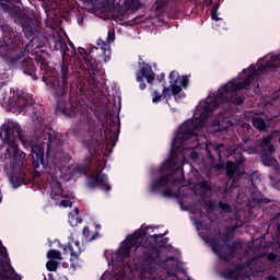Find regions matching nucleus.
<instances>
[{"instance_id":"57","label":"nucleus","mask_w":280,"mask_h":280,"mask_svg":"<svg viewBox=\"0 0 280 280\" xmlns=\"http://www.w3.org/2000/svg\"><path fill=\"white\" fill-rule=\"evenodd\" d=\"M207 154L208 156H210V159H213V154H211V151H209V149H207Z\"/></svg>"},{"instance_id":"43","label":"nucleus","mask_w":280,"mask_h":280,"mask_svg":"<svg viewBox=\"0 0 280 280\" xmlns=\"http://www.w3.org/2000/svg\"><path fill=\"white\" fill-rule=\"evenodd\" d=\"M162 196H164V198H174V190L166 188L163 190Z\"/></svg>"},{"instance_id":"6","label":"nucleus","mask_w":280,"mask_h":280,"mask_svg":"<svg viewBox=\"0 0 280 280\" xmlns=\"http://www.w3.org/2000/svg\"><path fill=\"white\" fill-rule=\"evenodd\" d=\"M38 39L36 37H33L23 48L20 50V55L18 59L13 62V65L9 68L13 71H22L24 75H28L36 82L38 77V68L36 67V63H34V59L25 56H35V59L39 62V65H43V59H40L36 54H32L33 49H36V47H45L40 44H37Z\"/></svg>"},{"instance_id":"31","label":"nucleus","mask_w":280,"mask_h":280,"mask_svg":"<svg viewBox=\"0 0 280 280\" xmlns=\"http://www.w3.org/2000/svg\"><path fill=\"white\" fill-rule=\"evenodd\" d=\"M42 8L45 10L47 16H49V12H54L56 10V1L55 0H40Z\"/></svg>"},{"instance_id":"46","label":"nucleus","mask_w":280,"mask_h":280,"mask_svg":"<svg viewBox=\"0 0 280 280\" xmlns=\"http://www.w3.org/2000/svg\"><path fill=\"white\" fill-rule=\"evenodd\" d=\"M279 258V255L275 254V253H269L267 255V259L268 261H277V259Z\"/></svg>"},{"instance_id":"62","label":"nucleus","mask_w":280,"mask_h":280,"mask_svg":"<svg viewBox=\"0 0 280 280\" xmlns=\"http://www.w3.org/2000/svg\"><path fill=\"white\" fill-rule=\"evenodd\" d=\"M162 235H164V237H165V235H167V231H166V232H164Z\"/></svg>"},{"instance_id":"38","label":"nucleus","mask_w":280,"mask_h":280,"mask_svg":"<svg viewBox=\"0 0 280 280\" xmlns=\"http://www.w3.org/2000/svg\"><path fill=\"white\" fill-rule=\"evenodd\" d=\"M178 84H180L179 86L182 89H187V86H189V77L188 75H183L182 78H179Z\"/></svg>"},{"instance_id":"4","label":"nucleus","mask_w":280,"mask_h":280,"mask_svg":"<svg viewBox=\"0 0 280 280\" xmlns=\"http://www.w3.org/2000/svg\"><path fill=\"white\" fill-rule=\"evenodd\" d=\"M107 40V42H106ZM106 40L98 38L96 42L97 47L90 48L89 51L84 48H79L78 52L85 62V69L92 82H100L104 77V68L102 62H110V43L115 40V31H108Z\"/></svg>"},{"instance_id":"51","label":"nucleus","mask_w":280,"mask_h":280,"mask_svg":"<svg viewBox=\"0 0 280 280\" xmlns=\"http://www.w3.org/2000/svg\"><path fill=\"white\" fill-rule=\"evenodd\" d=\"M212 21H222L221 18L218 16V13H210Z\"/></svg>"},{"instance_id":"1","label":"nucleus","mask_w":280,"mask_h":280,"mask_svg":"<svg viewBox=\"0 0 280 280\" xmlns=\"http://www.w3.org/2000/svg\"><path fill=\"white\" fill-rule=\"evenodd\" d=\"M32 54H35L42 60L39 66L43 75L42 81L46 84L47 91H51L57 102V113H62L66 117H78L80 115L81 122L88 126V137L82 140V143L90 156L93 158L97 154L104 138L106 141H110L113 145H117L119 139L117 121L110 118L106 122H100L86 113V105L82 100V95L89 93L86 78L78 72L73 63L62 59L60 71L56 74V69L49 66L46 59L49 56L46 47L36 46Z\"/></svg>"},{"instance_id":"13","label":"nucleus","mask_w":280,"mask_h":280,"mask_svg":"<svg viewBox=\"0 0 280 280\" xmlns=\"http://www.w3.org/2000/svg\"><path fill=\"white\" fill-rule=\"evenodd\" d=\"M140 71L137 73L136 81L142 82L143 78H145L148 84H154V80L156 79V74L154 70H152V66L150 63H145L143 59L139 60Z\"/></svg>"},{"instance_id":"42","label":"nucleus","mask_w":280,"mask_h":280,"mask_svg":"<svg viewBox=\"0 0 280 280\" xmlns=\"http://www.w3.org/2000/svg\"><path fill=\"white\" fill-rule=\"evenodd\" d=\"M200 189H205L206 191H211V185H209V182L207 180H201L199 183Z\"/></svg>"},{"instance_id":"25","label":"nucleus","mask_w":280,"mask_h":280,"mask_svg":"<svg viewBox=\"0 0 280 280\" xmlns=\"http://www.w3.org/2000/svg\"><path fill=\"white\" fill-rule=\"evenodd\" d=\"M270 248L280 253V224H278L275 233L271 235Z\"/></svg>"},{"instance_id":"45","label":"nucleus","mask_w":280,"mask_h":280,"mask_svg":"<svg viewBox=\"0 0 280 280\" xmlns=\"http://www.w3.org/2000/svg\"><path fill=\"white\" fill-rule=\"evenodd\" d=\"M205 207H207L210 211H213L215 205L211 200L203 201Z\"/></svg>"},{"instance_id":"34","label":"nucleus","mask_w":280,"mask_h":280,"mask_svg":"<svg viewBox=\"0 0 280 280\" xmlns=\"http://www.w3.org/2000/svg\"><path fill=\"white\" fill-rule=\"evenodd\" d=\"M47 258L50 260L54 259H62V253H60V250L58 249H49L47 253Z\"/></svg>"},{"instance_id":"7","label":"nucleus","mask_w":280,"mask_h":280,"mask_svg":"<svg viewBox=\"0 0 280 280\" xmlns=\"http://www.w3.org/2000/svg\"><path fill=\"white\" fill-rule=\"evenodd\" d=\"M48 137V150H52L54 160L52 163H69L71 161V155H69L65 150H62V139L58 135L47 133Z\"/></svg>"},{"instance_id":"5","label":"nucleus","mask_w":280,"mask_h":280,"mask_svg":"<svg viewBox=\"0 0 280 280\" xmlns=\"http://www.w3.org/2000/svg\"><path fill=\"white\" fill-rule=\"evenodd\" d=\"M23 35L14 31L11 26H5L3 37L0 38V58L10 69L23 49Z\"/></svg>"},{"instance_id":"63","label":"nucleus","mask_w":280,"mask_h":280,"mask_svg":"<svg viewBox=\"0 0 280 280\" xmlns=\"http://www.w3.org/2000/svg\"><path fill=\"white\" fill-rule=\"evenodd\" d=\"M71 268H75V265L71 264Z\"/></svg>"},{"instance_id":"50","label":"nucleus","mask_w":280,"mask_h":280,"mask_svg":"<svg viewBox=\"0 0 280 280\" xmlns=\"http://www.w3.org/2000/svg\"><path fill=\"white\" fill-rule=\"evenodd\" d=\"M199 154L197 153V151H191L190 152V159H192V161H197Z\"/></svg>"},{"instance_id":"12","label":"nucleus","mask_w":280,"mask_h":280,"mask_svg":"<svg viewBox=\"0 0 280 280\" xmlns=\"http://www.w3.org/2000/svg\"><path fill=\"white\" fill-rule=\"evenodd\" d=\"M32 165L33 170H38L40 165L47 170V162H45V147L40 143L31 144Z\"/></svg>"},{"instance_id":"54","label":"nucleus","mask_w":280,"mask_h":280,"mask_svg":"<svg viewBox=\"0 0 280 280\" xmlns=\"http://www.w3.org/2000/svg\"><path fill=\"white\" fill-rule=\"evenodd\" d=\"M205 5H211L213 3V0H203Z\"/></svg>"},{"instance_id":"55","label":"nucleus","mask_w":280,"mask_h":280,"mask_svg":"<svg viewBox=\"0 0 280 280\" xmlns=\"http://www.w3.org/2000/svg\"><path fill=\"white\" fill-rule=\"evenodd\" d=\"M267 280H279V278H277L276 276H268Z\"/></svg>"},{"instance_id":"48","label":"nucleus","mask_w":280,"mask_h":280,"mask_svg":"<svg viewBox=\"0 0 280 280\" xmlns=\"http://www.w3.org/2000/svg\"><path fill=\"white\" fill-rule=\"evenodd\" d=\"M137 82H139L140 91H145V89L148 88V85L145 84V81H143L142 79V81H137Z\"/></svg>"},{"instance_id":"52","label":"nucleus","mask_w":280,"mask_h":280,"mask_svg":"<svg viewBox=\"0 0 280 280\" xmlns=\"http://www.w3.org/2000/svg\"><path fill=\"white\" fill-rule=\"evenodd\" d=\"M56 196H62V186L58 184Z\"/></svg>"},{"instance_id":"18","label":"nucleus","mask_w":280,"mask_h":280,"mask_svg":"<svg viewBox=\"0 0 280 280\" xmlns=\"http://www.w3.org/2000/svg\"><path fill=\"white\" fill-rule=\"evenodd\" d=\"M210 246L212 247L213 253L218 255L219 259H223V261H229V259L233 257L230 250L224 252V245L220 244L215 238L210 241Z\"/></svg>"},{"instance_id":"10","label":"nucleus","mask_w":280,"mask_h":280,"mask_svg":"<svg viewBox=\"0 0 280 280\" xmlns=\"http://www.w3.org/2000/svg\"><path fill=\"white\" fill-rule=\"evenodd\" d=\"M145 238L144 232H136L127 237V241L122 243L120 246L118 255L121 259H128L132 254V248L137 250L140 248L141 244H143V240Z\"/></svg>"},{"instance_id":"26","label":"nucleus","mask_w":280,"mask_h":280,"mask_svg":"<svg viewBox=\"0 0 280 280\" xmlns=\"http://www.w3.org/2000/svg\"><path fill=\"white\" fill-rule=\"evenodd\" d=\"M252 124L256 130L259 132H264L268 128V124H266V120L259 116H255L252 118Z\"/></svg>"},{"instance_id":"64","label":"nucleus","mask_w":280,"mask_h":280,"mask_svg":"<svg viewBox=\"0 0 280 280\" xmlns=\"http://www.w3.org/2000/svg\"><path fill=\"white\" fill-rule=\"evenodd\" d=\"M2 200H3V198H2V197H0V202H2Z\"/></svg>"},{"instance_id":"11","label":"nucleus","mask_w":280,"mask_h":280,"mask_svg":"<svg viewBox=\"0 0 280 280\" xmlns=\"http://www.w3.org/2000/svg\"><path fill=\"white\" fill-rule=\"evenodd\" d=\"M86 186L89 189H97V187H100L102 191H110V189H113L108 183V175L106 173H102V170L100 168L88 177Z\"/></svg>"},{"instance_id":"39","label":"nucleus","mask_w":280,"mask_h":280,"mask_svg":"<svg viewBox=\"0 0 280 280\" xmlns=\"http://www.w3.org/2000/svg\"><path fill=\"white\" fill-rule=\"evenodd\" d=\"M222 150H224V143L213 145V151L218 154L219 159H222Z\"/></svg>"},{"instance_id":"16","label":"nucleus","mask_w":280,"mask_h":280,"mask_svg":"<svg viewBox=\"0 0 280 280\" xmlns=\"http://www.w3.org/2000/svg\"><path fill=\"white\" fill-rule=\"evenodd\" d=\"M244 167V160L241 158L236 162L228 161L225 164V174L228 178H235V175L241 174L240 170Z\"/></svg>"},{"instance_id":"33","label":"nucleus","mask_w":280,"mask_h":280,"mask_svg":"<svg viewBox=\"0 0 280 280\" xmlns=\"http://www.w3.org/2000/svg\"><path fill=\"white\" fill-rule=\"evenodd\" d=\"M83 235L88 242H93V240H98V237H102L100 232H95L93 235H91V229H89V226L83 228Z\"/></svg>"},{"instance_id":"41","label":"nucleus","mask_w":280,"mask_h":280,"mask_svg":"<svg viewBox=\"0 0 280 280\" xmlns=\"http://www.w3.org/2000/svg\"><path fill=\"white\" fill-rule=\"evenodd\" d=\"M253 198H254V200H255L256 202H258V205H261V202H262L264 205L270 203V199L264 198V197H261V195H260L259 197H257V196L254 195Z\"/></svg>"},{"instance_id":"14","label":"nucleus","mask_w":280,"mask_h":280,"mask_svg":"<svg viewBox=\"0 0 280 280\" xmlns=\"http://www.w3.org/2000/svg\"><path fill=\"white\" fill-rule=\"evenodd\" d=\"M168 80H170V86H166V89H170L174 97H177V95L179 100L187 97V95L183 93V88L178 85V82L180 80V74L177 71H172L168 75Z\"/></svg>"},{"instance_id":"44","label":"nucleus","mask_w":280,"mask_h":280,"mask_svg":"<svg viewBox=\"0 0 280 280\" xmlns=\"http://www.w3.org/2000/svg\"><path fill=\"white\" fill-rule=\"evenodd\" d=\"M85 3H91L93 8H102V0H83Z\"/></svg>"},{"instance_id":"56","label":"nucleus","mask_w":280,"mask_h":280,"mask_svg":"<svg viewBox=\"0 0 280 280\" xmlns=\"http://www.w3.org/2000/svg\"><path fill=\"white\" fill-rule=\"evenodd\" d=\"M4 1H7L8 3H18L19 2V0H4Z\"/></svg>"},{"instance_id":"17","label":"nucleus","mask_w":280,"mask_h":280,"mask_svg":"<svg viewBox=\"0 0 280 280\" xmlns=\"http://www.w3.org/2000/svg\"><path fill=\"white\" fill-rule=\"evenodd\" d=\"M142 266L149 267L159 259V248L158 247H151L150 249H145L142 252Z\"/></svg>"},{"instance_id":"32","label":"nucleus","mask_w":280,"mask_h":280,"mask_svg":"<svg viewBox=\"0 0 280 280\" xmlns=\"http://www.w3.org/2000/svg\"><path fill=\"white\" fill-rule=\"evenodd\" d=\"M15 108H19V110H25L27 106H30V102H27V98L23 96H18V98L14 102Z\"/></svg>"},{"instance_id":"2","label":"nucleus","mask_w":280,"mask_h":280,"mask_svg":"<svg viewBox=\"0 0 280 280\" xmlns=\"http://www.w3.org/2000/svg\"><path fill=\"white\" fill-rule=\"evenodd\" d=\"M277 69H279V55H273L258 68L250 66L248 70H244V74L240 79H232L214 93V97L207 98L202 106L200 119L187 120L178 129L172 142L170 156L160 167V174L168 173L152 183V194H155L159 189H163V187H167V185H177L179 183L178 178H174L176 172H173L174 167H176L178 150L185 145V141L194 139L198 135L196 132L205 128V120L211 117L226 102L235 104V106H242L244 104V96L237 95V91H252L255 86L259 89V82L257 81L259 73H266L270 70L275 71Z\"/></svg>"},{"instance_id":"8","label":"nucleus","mask_w":280,"mask_h":280,"mask_svg":"<svg viewBox=\"0 0 280 280\" xmlns=\"http://www.w3.org/2000/svg\"><path fill=\"white\" fill-rule=\"evenodd\" d=\"M9 261L8 249L0 241V280H21V276L15 273L14 267Z\"/></svg>"},{"instance_id":"3","label":"nucleus","mask_w":280,"mask_h":280,"mask_svg":"<svg viewBox=\"0 0 280 280\" xmlns=\"http://www.w3.org/2000/svg\"><path fill=\"white\" fill-rule=\"evenodd\" d=\"M0 139L3 143H8L5 159L12 156L11 166L12 173L9 180L14 189H19L21 185H27L30 179H27V174L25 171L16 167H23L25 165V152L19 149L16 140L21 141L22 145H28L30 141L25 138L23 133V128L19 124H14L12 127L2 125L0 127Z\"/></svg>"},{"instance_id":"60","label":"nucleus","mask_w":280,"mask_h":280,"mask_svg":"<svg viewBox=\"0 0 280 280\" xmlns=\"http://www.w3.org/2000/svg\"><path fill=\"white\" fill-rule=\"evenodd\" d=\"M77 222H78V224H82V219L77 218Z\"/></svg>"},{"instance_id":"27","label":"nucleus","mask_w":280,"mask_h":280,"mask_svg":"<svg viewBox=\"0 0 280 280\" xmlns=\"http://www.w3.org/2000/svg\"><path fill=\"white\" fill-rule=\"evenodd\" d=\"M168 3H170V0H156L155 4L153 5L155 10V14H158V16H161V14H163L165 10H167Z\"/></svg>"},{"instance_id":"24","label":"nucleus","mask_w":280,"mask_h":280,"mask_svg":"<svg viewBox=\"0 0 280 280\" xmlns=\"http://www.w3.org/2000/svg\"><path fill=\"white\" fill-rule=\"evenodd\" d=\"M166 84V82H164L163 84H162V86H163V90H162V94L161 93H159V91H154L153 92V98H152V102H153V104H156V102H161V100H165V97H172V94H170V88H167V85H165Z\"/></svg>"},{"instance_id":"37","label":"nucleus","mask_w":280,"mask_h":280,"mask_svg":"<svg viewBox=\"0 0 280 280\" xmlns=\"http://www.w3.org/2000/svg\"><path fill=\"white\" fill-rule=\"evenodd\" d=\"M219 208L221 209V211H223V213H232L233 212V208H231V205L226 203V202H219Z\"/></svg>"},{"instance_id":"36","label":"nucleus","mask_w":280,"mask_h":280,"mask_svg":"<svg viewBox=\"0 0 280 280\" xmlns=\"http://www.w3.org/2000/svg\"><path fill=\"white\" fill-rule=\"evenodd\" d=\"M46 268L48 270V272H56V270H58V261L56 260H48L46 262Z\"/></svg>"},{"instance_id":"19","label":"nucleus","mask_w":280,"mask_h":280,"mask_svg":"<svg viewBox=\"0 0 280 280\" xmlns=\"http://www.w3.org/2000/svg\"><path fill=\"white\" fill-rule=\"evenodd\" d=\"M272 154H275V145H270L268 148L261 149L260 159H261L264 165H266L267 167H272V165H275V163H277V159H275V156H272Z\"/></svg>"},{"instance_id":"61","label":"nucleus","mask_w":280,"mask_h":280,"mask_svg":"<svg viewBox=\"0 0 280 280\" xmlns=\"http://www.w3.org/2000/svg\"><path fill=\"white\" fill-rule=\"evenodd\" d=\"M96 229H102V225L97 224V225H96Z\"/></svg>"},{"instance_id":"29","label":"nucleus","mask_w":280,"mask_h":280,"mask_svg":"<svg viewBox=\"0 0 280 280\" xmlns=\"http://www.w3.org/2000/svg\"><path fill=\"white\" fill-rule=\"evenodd\" d=\"M279 135V130H275L272 133H269L267 136H262V139L260 141V145H261V150H264V148H270V145L272 144V138Z\"/></svg>"},{"instance_id":"47","label":"nucleus","mask_w":280,"mask_h":280,"mask_svg":"<svg viewBox=\"0 0 280 280\" xmlns=\"http://www.w3.org/2000/svg\"><path fill=\"white\" fill-rule=\"evenodd\" d=\"M158 82H162V84H165V73H161L156 77Z\"/></svg>"},{"instance_id":"40","label":"nucleus","mask_w":280,"mask_h":280,"mask_svg":"<svg viewBox=\"0 0 280 280\" xmlns=\"http://www.w3.org/2000/svg\"><path fill=\"white\" fill-rule=\"evenodd\" d=\"M126 279V272L124 270L118 271V273H115L109 278V280H125Z\"/></svg>"},{"instance_id":"49","label":"nucleus","mask_w":280,"mask_h":280,"mask_svg":"<svg viewBox=\"0 0 280 280\" xmlns=\"http://www.w3.org/2000/svg\"><path fill=\"white\" fill-rule=\"evenodd\" d=\"M218 10H220V2L212 5L210 13H218Z\"/></svg>"},{"instance_id":"53","label":"nucleus","mask_w":280,"mask_h":280,"mask_svg":"<svg viewBox=\"0 0 280 280\" xmlns=\"http://www.w3.org/2000/svg\"><path fill=\"white\" fill-rule=\"evenodd\" d=\"M62 207H71V201L69 200H61Z\"/></svg>"},{"instance_id":"21","label":"nucleus","mask_w":280,"mask_h":280,"mask_svg":"<svg viewBox=\"0 0 280 280\" xmlns=\"http://www.w3.org/2000/svg\"><path fill=\"white\" fill-rule=\"evenodd\" d=\"M45 110L43 109V106L40 105H35L33 106L32 109V120L34 124H37L42 130H45L46 126L43 124L45 116H44Z\"/></svg>"},{"instance_id":"30","label":"nucleus","mask_w":280,"mask_h":280,"mask_svg":"<svg viewBox=\"0 0 280 280\" xmlns=\"http://www.w3.org/2000/svg\"><path fill=\"white\" fill-rule=\"evenodd\" d=\"M122 5L125 10H139L141 8L140 0H124Z\"/></svg>"},{"instance_id":"15","label":"nucleus","mask_w":280,"mask_h":280,"mask_svg":"<svg viewBox=\"0 0 280 280\" xmlns=\"http://www.w3.org/2000/svg\"><path fill=\"white\" fill-rule=\"evenodd\" d=\"M220 277L225 280H238L244 277V264L238 262L233 269L226 268L221 273Z\"/></svg>"},{"instance_id":"20","label":"nucleus","mask_w":280,"mask_h":280,"mask_svg":"<svg viewBox=\"0 0 280 280\" xmlns=\"http://www.w3.org/2000/svg\"><path fill=\"white\" fill-rule=\"evenodd\" d=\"M63 253H70V256L72 257L70 261H73V258L79 259L80 255H82V248L80 247L79 241H71L67 243V245H63Z\"/></svg>"},{"instance_id":"28","label":"nucleus","mask_w":280,"mask_h":280,"mask_svg":"<svg viewBox=\"0 0 280 280\" xmlns=\"http://www.w3.org/2000/svg\"><path fill=\"white\" fill-rule=\"evenodd\" d=\"M91 162H92V159L89 158L85 164H78L74 167V172H77V174H83V176H86L89 172H91Z\"/></svg>"},{"instance_id":"22","label":"nucleus","mask_w":280,"mask_h":280,"mask_svg":"<svg viewBox=\"0 0 280 280\" xmlns=\"http://www.w3.org/2000/svg\"><path fill=\"white\" fill-rule=\"evenodd\" d=\"M54 49L55 51H60L62 60H66L67 56H69V46H67V42L60 37L55 39Z\"/></svg>"},{"instance_id":"58","label":"nucleus","mask_w":280,"mask_h":280,"mask_svg":"<svg viewBox=\"0 0 280 280\" xmlns=\"http://www.w3.org/2000/svg\"><path fill=\"white\" fill-rule=\"evenodd\" d=\"M215 167H217V170L220 171V170H222L223 166H222V164H215Z\"/></svg>"},{"instance_id":"23","label":"nucleus","mask_w":280,"mask_h":280,"mask_svg":"<svg viewBox=\"0 0 280 280\" xmlns=\"http://www.w3.org/2000/svg\"><path fill=\"white\" fill-rule=\"evenodd\" d=\"M151 238V242L154 244L152 248H165L170 242V237H164V234H153Z\"/></svg>"},{"instance_id":"35","label":"nucleus","mask_w":280,"mask_h":280,"mask_svg":"<svg viewBox=\"0 0 280 280\" xmlns=\"http://www.w3.org/2000/svg\"><path fill=\"white\" fill-rule=\"evenodd\" d=\"M228 248L231 255H235V253H237V248H242V242L234 241L230 245H228Z\"/></svg>"},{"instance_id":"59","label":"nucleus","mask_w":280,"mask_h":280,"mask_svg":"<svg viewBox=\"0 0 280 280\" xmlns=\"http://www.w3.org/2000/svg\"><path fill=\"white\" fill-rule=\"evenodd\" d=\"M73 211H74V213H77V215H78V213H80V209H78V208H74Z\"/></svg>"},{"instance_id":"9","label":"nucleus","mask_w":280,"mask_h":280,"mask_svg":"<svg viewBox=\"0 0 280 280\" xmlns=\"http://www.w3.org/2000/svg\"><path fill=\"white\" fill-rule=\"evenodd\" d=\"M14 21L21 25L22 32L26 38H32L34 34L40 32V22L38 19H32L26 13H16Z\"/></svg>"}]
</instances>
